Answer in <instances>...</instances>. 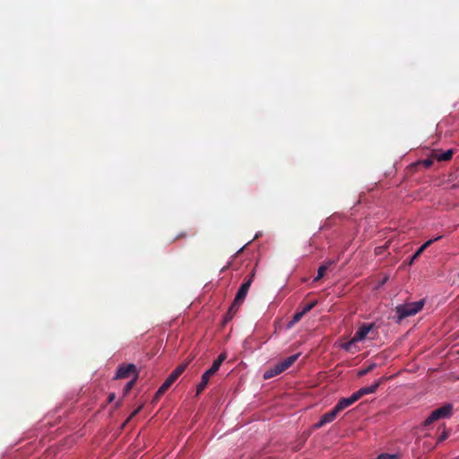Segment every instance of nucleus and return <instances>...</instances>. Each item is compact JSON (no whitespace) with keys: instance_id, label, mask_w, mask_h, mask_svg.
<instances>
[{"instance_id":"4be33fe9","label":"nucleus","mask_w":459,"mask_h":459,"mask_svg":"<svg viewBox=\"0 0 459 459\" xmlns=\"http://www.w3.org/2000/svg\"><path fill=\"white\" fill-rule=\"evenodd\" d=\"M142 408H143V405H140L134 411H132V413L126 420V421L124 422L122 427L124 428L134 416H136L141 411Z\"/></svg>"},{"instance_id":"aec40b11","label":"nucleus","mask_w":459,"mask_h":459,"mask_svg":"<svg viewBox=\"0 0 459 459\" xmlns=\"http://www.w3.org/2000/svg\"><path fill=\"white\" fill-rule=\"evenodd\" d=\"M317 301L316 300H314L312 302H309L306 305H304V307H302V309L300 310L304 315H306L307 313H308L311 309H313L315 307V306L316 305Z\"/></svg>"},{"instance_id":"b1692460","label":"nucleus","mask_w":459,"mask_h":459,"mask_svg":"<svg viewBox=\"0 0 459 459\" xmlns=\"http://www.w3.org/2000/svg\"><path fill=\"white\" fill-rule=\"evenodd\" d=\"M376 459H399V455L396 454H381Z\"/></svg>"},{"instance_id":"9d476101","label":"nucleus","mask_w":459,"mask_h":459,"mask_svg":"<svg viewBox=\"0 0 459 459\" xmlns=\"http://www.w3.org/2000/svg\"><path fill=\"white\" fill-rule=\"evenodd\" d=\"M374 324H363L360 325L352 337V342L363 341L369 333V332L374 328Z\"/></svg>"},{"instance_id":"cd10ccee","label":"nucleus","mask_w":459,"mask_h":459,"mask_svg":"<svg viewBox=\"0 0 459 459\" xmlns=\"http://www.w3.org/2000/svg\"><path fill=\"white\" fill-rule=\"evenodd\" d=\"M115 398H116V394L114 393H111L108 395V402L112 403L115 400Z\"/></svg>"},{"instance_id":"9b49d317","label":"nucleus","mask_w":459,"mask_h":459,"mask_svg":"<svg viewBox=\"0 0 459 459\" xmlns=\"http://www.w3.org/2000/svg\"><path fill=\"white\" fill-rule=\"evenodd\" d=\"M358 400H359V398L357 393L355 392L350 397L340 399L338 401V403H336L335 407L341 412L344 409H346L349 406L352 405Z\"/></svg>"},{"instance_id":"39448f33","label":"nucleus","mask_w":459,"mask_h":459,"mask_svg":"<svg viewBox=\"0 0 459 459\" xmlns=\"http://www.w3.org/2000/svg\"><path fill=\"white\" fill-rule=\"evenodd\" d=\"M389 377H380L377 382H375L370 386H365L360 389H359L356 393L360 399L362 396L369 394H374L377 392V388L384 384Z\"/></svg>"},{"instance_id":"393cba45","label":"nucleus","mask_w":459,"mask_h":459,"mask_svg":"<svg viewBox=\"0 0 459 459\" xmlns=\"http://www.w3.org/2000/svg\"><path fill=\"white\" fill-rule=\"evenodd\" d=\"M449 436V430H446L445 428H444V430L443 432L441 433V435L438 437L437 438V442H442L444 440H446Z\"/></svg>"},{"instance_id":"6ab92c4d","label":"nucleus","mask_w":459,"mask_h":459,"mask_svg":"<svg viewBox=\"0 0 459 459\" xmlns=\"http://www.w3.org/2000/svg\"><path fill=\"white\" fill-rule=\"evenodd\" d=\"M376 364L375 363H371L370 365H368L367 368L359 370L358 372V377H363L367 374H368L369 372H371L375 368H376Z\"/></svg>"},{"instance_id":"c85d7f7f","label":"nucleus","mask_w":459,"mask_h":459,"mask_svg":"<svg viewBox=\"0 0 459 459\" xmlns=\"http://www.w3.org/2000/svg\"><path fill=\"white\" fill-rule=\"evenodd\" d=\"M186 233H180V234H178V235L175 238V239H179V238H186Z\"/></svg>"},{"instance_id":"20e7f679","label":"nucleus","mask_w":459,"mask_h":459,"mask_svg":"<svg viewBox=\"0 0 459 459\" xmlns=\"http://www.w3.org/2000/svg\"><path fill=\"white\" fill-rule=\"evenodd\" d=\"M218 370V368L212 365V367L203 374L201 382L196 387V395H199L204 390L209 383L210 377L213 376Z\"/></svg>"},{"instance_id":"7c9ffc66","label":"nucleus","mask_w":459,"mask_h":459,"mask_svg":"<svg viewBox=\"0 0 459 459\" xmlns=\"http://www.w3.org/2000/svg\"><path fill=\"white\" fill-rule=\"evenodd\" d=\"M120 404H121V402H120V401H118V402L117 403V404H116V407L120 406Z\"/></svg>"},{"instance_id":"f257e3e1","label":"nucleus","mask_w":459,"mask_h":459,"mask_svg":"<svg viewBox=\"0 0 459 459\" xmlns=\"http://www.w3.org/2000/svg\"><path fill=\"white\" fill-rule=\"evenodd\" d=\"M255 274V270L253 269L251 273L248 275V277L245 280V281L239 287V289L235 296V299L228 310L227 319H231L232 316L237 313L240 305L244 302V300L248 293V290L250 289V286L254 281Z\"/></svg>"},{"instance_id":"7ed1b4c3","label":"nucleus","mask_w":459,"mask_h":459,"mask_svg":"<svg viewBox=\"0 0 459 459\" xmlns=\"http://www.w3.org/2000/svg\"><path fill=\"white\" fill-rule=\"evenodd\" d=\"M452 411H453V406L450 403H447L438 409H436L425 420L423 425L425 427H428V426L431 425L433 422H435L440 419L448 418L452 415Z\"/></svg>"},{"instance_id":"1a4fd4ad","label":"nucleus","mask_w":459,"mask_h":459,"mask_svg":"<svg viewBox=\"0 0 459 459\" xmlns=\"http://www.w3.org/2000/svg\"><path fill=\"white\" fill-rule=\"evenodd\" d=\"M131 374H134V376L138 375L135 365H134V364L122 365L117 368L115 378H126Z\"/></svg>"},{"instance_id":"2eb2a0df","label":"nucleus","mask_w":459,"mask_h":459,"mask_svg":"<svg viewBox=\"0 0 459 459\" xmlns=\"http://www.w3.org/2000/svg\"><path fill=\"white\" fill-rule=\"evenodd\" d=\"M137 377H138V375H135L134 377L125 385V387L123 389L124 396L127 395L130 393V391L132 390V388L134 387V385L136 382Z\"/></svg>"},{"instance_id":"4468645a","label":"nucleus","mask_w":459,"mask_h":459,"mask_svg":"<svg viewBox=\"0 0 459 459\" xmlns=\"http://www.w3.org/2000/svg\"><path fill=\"white\" fill-rule=\"evenodd\" d=\"M453 153H454L453 150H447L446 152L437 155L436 158L439 161L449 160L452 159Z\"/></svg>"},{"instance_id":"ddd939ff","label":"nucleus","mask_w":459,"mask_h":459,"mask_svg":"<svg viewBox=\"0 0 459 459\" xmlns=\"http://www.w3.org/2000/svg\"><path fill=\"white\" fill-rule=\"evenodd\" d=\"M334 264H335L334 260H329L325 264L320 265L317 270V275L315 277L314 281H317L321 280L324 277L328 267Z\"/></svg>"},{"instance_id":"f8f14e48","label":"nucleus","mask_w":459,"mask_h":459,"mask_svg":"<svg viewBox=\"0 0 459 459\" xmlns=\"http://www.w3.org/2000/svg\"><path fill=\"white\" fill-rule=\"evenodd\" d=\"M442 238V236H438L435 238H432V239H429L428 240L427 242H425L423 245H421L418 250L414 253V255L411 256L410 262H409V264H412L414 263V261L420 257V255L423 253V251L429 247L432 243H434L435 241L440 239Z\"/></svg>"},{"instance_id":"423d86ee","label":"nucleus","mask_w":459,"mask_h":459,"mask_svg":"<svg viewBox=\"0 0 459 459\" xmlns=\"http://www.w3.org/2000/svg\"><path fill=\"white\" fill-rule=\"evenodd\" d=\"M340 411L336 409V407L334 406L331 411H329L328 412L325 413L321 419L319 420L318 422H316L315 425H314V428L315 429H321L323 426H325V424H328V423H331L333 422L337 414L339 413Z\"/></svg>"},{"instance_id":"a878e982","label":"nucleus","mask_w":459,"mask_h":459,"mask_svg":"<svg viewBox=\"0 0 459 459\" xmlns=\"http://www.w3.org/2000/svg\"><path fill=\"white\" fill-rule=\"evenodd\" d=\"M355 342H352V338H351L348 342H346V343H344V344L342 345V348H343L345 351H349V350L351 349V345H352L353 343H355Z\"/></svg>"},{"instance_id":"0eeeda50","label":"nucleus","mask_w":459,"mask_h":459,"mask_svg":"<svg viewBox=\"0 0 459 459\" xmlns=\"http://www.w3.org/2000/svg\"><path fill=\"white\" fill-rule=\"evenodd\" d=\"M186 364H181L178 366L167 377L164 381L163 387H167L168 389L175 383V381L179 377V376L186 370Z\"/></svg>"},{"instance_id":"f03ea898","label":"nucleus","mask_w":459,"mask_h":459,"mask_svg":"<svg viewBox=\"0 0 459 459\" xmlns=\"http://www.w3.org/2000/svg\"><path fill=\"white\" fill-rule=\"evenodd\" d=\"M424 304V299H420L397 306L394 309L396 313L395 322L401 323L404 318L416 315L423 308Z\"/></svg>"},{"instance_id":"5701e85b","label":"nucleus","mask_w":459,"mask_h":459,"mask_svg":"<svg viewBox=\"0 0 459 459\" xmlns=\"http://www.w3.org/2000/svg\"><path fill=\"white\" fill-rule=\"evenodd\" d=\"M304 314L301 311H298L294 314L291 321L290 322V326L293 325L294 324L300 321V319L303 317Z\"/></svg>"},{"instance_id":"f3484780","label":"nucleus","mask_w":459,"mask_h":459,"mask_svg":"<svg viewBox=\"0 0 459 459\" xmlns=\"http://www.w3.org/2000/svg\"><path fill=\"white\" fill-rule=\"evenodd\" d=\"M167 390H168V388L167 387H163V385H161L160 386V388L157 390V392L155 393L154 397H153L152 403H157L160 399V397L166 393Z\"/></svg>"},{"instance_id":"bb28decb","label":"nucleus","mask_w":459,"mask_h":459,"mask_svg":"<svg viewBox=\"0 0 459 459\" xmlns=\"http://www.w3.org/2000/svg\"><path fill=\"white\" fill-rule=\"evenodd\" d=\"M385 247H377L375 248L376 255H381L383 251L385 250Z\"/></svg>"},{"instance_id":"6e6552de","label":"nucleus","mask_w":459,"mask_h":459,"mask_svg":"<svg viewBox=\"0 0 459 459\" xmlns=\"http://www.w3.org/2000/svg\"><path fill=\"white\" fill-rule=\"evenodd\" d=\"M299 353L293 354L274 365L275 372L281 374L287 370L299 359Z\"/></svg>"},{"instance_id":"dca6fc26","label":"nucleus","mask_w":459,"mask_h":459,"mask_svg":"<svg viewBox=\"0 0 459 459\" xmlns=\"http://www.w3.org/2000/svg\"><path fill=\"white\" fill-rule=\"evenodd\" d=\"M167 390H168V388L167 387H163V385H161L160 386V388L157 390V392L155 393L154 397H153L152 403H157L160 399V397L166 393Z\"/></svg>"},{"instance_id":"c756f323","label":"nucleus","mask_w":459,"mask_h":459,"mask_svg":"<svg viewBox=\"0 0 459 459\" xmlns=\"http://www.w3.org/2000/svg\"><path fill=\"white\" fill-rule=\"evenodd\" d=\"M424 164H425V166H426V167H429V166H431L432 161H431L430 160H426L424 161Z\"/></svg>"},{"instance_id":"a211bd4d","label":"nucleus","mask_w":459,"mask_h":459,"mask_svg":"<svg viewBox=\"0 0 459 459\" xmlns=\"http://www.w3.org/2000/svg\"><path fill=\"white\" fill-rule=\"evenodd\" d=\"M227 359V354L225 352H221L219 357L213 361L212 365L216 368H220L222 362Z\"/></svg>"},{"instance_id":"412c9836","label":"nucleus","mask_w":459,"mask_h":459,"mask_svg":"<svg viewBox=\"0 0 459 459\" xmlns=\"http://www.w3.org/2000/svg\"><path fill=\"white\" fill-rule=\"evenodd\" d=\"M278 375H280V374L275 372V367H273V368H270V369H268V370H266L264 372V379H269V378H272V377H273L275 376H278Z\"/></svg>"}]
</instances>
